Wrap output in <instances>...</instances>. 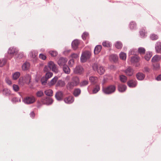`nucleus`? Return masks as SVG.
<instances>
[{
	"mask_svg": "<svg viewBox=\"0 0 161 161\" xmlns=\"http://www.w3.org/2000/svg\"><path fill=\"white\" fill-rule=\"evenodd\" d=\"M51 70L50 68L49 67V66L46 65L45 66L43 70L45 72H49V71Z\"/></svg>",
	"mask_w": 161,
	"mask_h": 161,
	"instance_id": "53",
	"label": "nucleus"
},
{
	"mask_svg": "<svg viewBox=\"0 0 161 161\" xmlns=\"http://www.w3.org/2000/svg\"><path fill=\"white\" fill-rule=\"evenodd\" d=\"M156 80L158 81L161 80V74L159 75L157 77Z\"/></svg>",
	"mask_w": 161,
	"mask_h": 161,
	"instance_id": "62",
	"label": "nucleus"
},
{
	"mask_svg": "<svg viewBox=\"0 0 161 161\" xmlns=\"http://www.w3.org/2000/svg\"><path fill=\"white\" fill-rule=\"evenodd\" d=\"M155 49L156 52L159 53L161 52V42H157L155 44Z\"/></svg>",
	"mask_w": 161,
	"mask_h": 161,
	"instance_id": "12",
	"label": "nucleus"
},
{
	"mask_svg": "<svg viewBox=\"0 0 161 161\" xmlns=\"http://www.w3.org/2000/svg\"><path fill=\"white\" fill-rule=\"evenodd\" d=\"M115 46L118 49H121L122 46V43L119 42H117L115 44Z\"/></svg>",
	"mask_w": 161,
	"mask_h": 161,
	"instance_id": "45",
	"label": "nucleus"
},
{
	"mask_svg": "<svg viewBox=\"0 0 161 161\" xmlns=\"http://www.w3.org/2000/svg\"><path fill=\"white\" fill-rule=\"evenodd\" d=\"M119 57L121 59L125 60H126V53L124 52H121L119 54Z\"/></svg>",
	"mask_w": 161,
	"mask_h": 161,
	"instance_id": "26",
	"label": "nucleus"
},
{
	"mask_svg": "<svg viewBox=\"0 0 161 161\" xmlns=\"http://www.w3.org/2000/svg\"><path fill=\"white\" fill-rule=\"evenodd\" d=\"M75 86H76L71 81L68 82L66 85L67 88L69 90L72 89Z\"/></svg>",
	"mask_w": 161,
	"mask_h": 161,
	"instance_id": "23",
	"label": "nucleus"
},
{
	"mask_svg": "<svg viewBox=\"0 0 161 161\" xmlns=\"http://www.w3.org/2000/svg\"><path fill=\"white\" fill-rule=\"evenodd\" d=\"M120 79L121 81L123 82H126L127 80L126 77L124 75H120Z\"/></svg>",
	"mask_w": 161,
	"mask_h": 161,
	"instance_id": "43",
	"label": "nucleus"
},
{
	"mask_svg": "<svg viewBox=\"0 0 161 161\" xmlns=\"http://www.w3.org/2000/svg\"><path fill=\"white\" fill-rule=\"evenodd\" d=\"M129 26L131 29H134L136 28V25L135 22H131L130 23Z\"/></svg>",
	"mask_w": 161,
	"mask_h": 161,
	"instance_id": "41",
	"label": "nucleus"
},
{
	"mask_svg": "<svg viewBox=\"0 0 161 161\" xmlns=\"http://www.w3.org/2000/svg\"><path fill=\"white\" fill-rule=\"evenodd\" d=\"M5 81L9 85H11L12 84L11 81L8 78H6Z\"/></svg>",
	"mask_w": 161,
	"mask_h": 161,
	"instance_id": "57",
	"label": "nucleus"
},
{
	"mask_svg": "<svg viewBox=\"0 0 161 161\" xmlns=\"http://www.w3.org/2000/svg\"><path fill=\"white\" fill-rule=\"evenodd\" d=\"M67 61V59L66 58L61 57L58 61V64L59 66H65Z\"/></svg>",
	"mask_w": 161,
	"mask_h": 161,
	"instance_id": "6",
	"label": "nucleus"
},
{
	"mask_svg": "<svg viewBox=\"0 0 161 161\" xmlns=\"http://www.w3.org/2000/svg\"><path fill=\"white\" fill-rule=\"evenodd\" d=\"M83 69L81 66H77L74 69V72L75 74H80L81 73Z\"/></svg>",
	"mask_w": 161,
	"mask_h": 161,
	"instance_id": "16",
	"label": "nucleus"
},
{
	"mask_svg": "<svg viewBox=\"0 0 161 161\" xmlns=\"http://www.w3.org/2000/svg\"><path fill=\"white\" fill-rule=\"evenodd\" d=\"M150 38L153 40H156L158 39V36L156 35L153 34L151 35Z\"/></svg>",
	"mask_w": 161,
	"mask_h": 161,
	"instance_id": "49",
	"label": "nucleus"
},
{
	"mask_svg": "<svg viewBox=\"0 0 161 161\" xmlns=\"http://www.w3.org/2000/svg\"><path fill=\"white\" fill-rule=\"evenodd\" d=\"M35 98L33 96L27 97L25 98L23 101L27 104H30L34 103L35 101Z\"/></svg>",
	"mask_w": 161,
	"mask_h": 161,
	"instance_id": "4",
	"label": "nucleus"
},
{
	"mask_svg": "<svg viewBox=\"0 0 161 161\" xmlns=\"http://www.w3.org/2000/svg\"><path fill=\"white\" fill-rule=\"evenodd\" d=\"M12 101L13 103L20 102V99L18 97H14L12 99Z\"/></svg>",
	"mask_w": 161,
	"mask_h": 161,
	"instance_id": "51",
	"label": "nucleus"
},
{
	"mask_svg": "<svg viewBox=\"0 0 161 161\" xmlns=\"http://www.w3.org/2000/svg\"><path fill=\"white\" fill-rule=\"evenodd\" d=\"M39 57L40 59L43 60H45L46 58V56L42 53H41L39 54Z\"/></svg>",
	"mask_w": 161,
	"mask_h": 161,
	"instance_id": "52",
	"label": "nucleus"
},
{
	"mask_svg": "<svg viewBox=\"0 0 161 161\" xmlns=\"http://www.w3.org/2000/svg\"><path fill=\"white\" fill-rule=\"evenodd\" d=\"M139 58L136 56H133L131 57L130 61L132 63H136L139 61Z\"/></svg>",
	"mask_w": 161,
	"mask_h": 161,
	"instance_id": "33",
	"label": "nucleus"
},
{
	"mask_svg": "<svg viewBox=\"0 0 161 161\" xmlns=\"http://www.w3.org/2000/svg\"><path fill=\"white\" fill-rule=\"evenodd\" d=\"M102 44L103 46L108 47H109L111 46V44L108 41L103 42Z\"/></svg>",
	"mask_w": 161,
	"mask_h": 161,
	"instance_id": "48",
	"label": "nucleus"
},
{
	"mask_svg": "<svg viewBox=\"0 0 161 161\" xmlns=\"http://www.w3.org/2000/svg\"><path fill=\"white\" fill-rule=\"evenodd\" d=\"M58 80V77L57 76H55L52 80H51L50 83L49 85L52 86L54 85Z\"/></svg>",
	"mask_w": 161,
	"mask_h": 161,
	"instance_id": "28",
	"label": "nucleus"
},
{
	"mask_svg": "<svg viewBox=\"0 0 161 161\" xmlns=\"http://www.w3.org/2000/svg\"><path fill=\"white\" fill-rule=\"evenodd\" d=\"M88 84V81L87 80H84L80 83V86L83 87L86 86Z\"/></svg>",
	"mask_w": 161,
	"mask_h": 161,
	"instance_id": "37",
	"label": "nucleus"
},
{
	"mask_svg": "<svg viewBox=\"0 0 161 161\" xmlns=\"http://www.w3.org/2000/svg\"><path fill=\"white\" fill-rule=\"evenodd\" d=\"M102 49V46L100 45H97L95 47L94 52L95 54H98Z\"/></svg>",
	"mask_w": 161,
	"mask_h": 161,
	"instance_id": "22",
	"label": "nucleus"
},
{
	"mask_svg": "<svg viewBox=\"0 0 161 161\" xmlns=\"http://www.w3.org/2000/svg\"><path fill=\"white\" fill-rule=\"evenodd\" d=\"M18 52V50L15 48L13 47H10L8 50V53L11 55L16 54Z\"/></svg>",
	"mask_w": 161,
	"mask_h": 161,
	"instance_id": "11",
	"label": "nucleus"
},
{
	"mask_svg": "<svg viewBox=\"0 0 161 161\" xmlns=\"http://www.w3.org/2000/svg\"><path fill=\"white\" fill-rule=\"evenodd\" d=\"M48 65L49 66L50 69L56 73L58 72V68L56 66V65L53 62L50 61L48 63Z\"/></svg>",
	"mask_w": 161,
	"mask_h": 161,
	"instance_id": "5",
	"label": "nucleus"
},
{
	"mask_svg": "<svg viewBox=\"0 0 161 161\" xmlns=\"http://www.w3.org/2000/svg\"><path fill=\"white\" fill-rule=\"evenodd\" d=\"M136 50L135 49H132L130 50V51L129 52V55H135V51Z\"/></svg>",
	"mask_w": 161,
	"mask_h": 161,
	"instance_id": "59",
	"label": "nucleus"
},
{
	"mask_svg": "<svg viewBox=\"0 0 161 161\" xmlns=\"http://www.w3.org/2000/svg\"><path fill=\"white\" fill-rule=\"evenodd\" d=\"M81 93V90L79 88L75 89L73 92V95L74 96L77 97L79 96Z\"/></svg>",
	"mask_w": 161,
	"mask_h": 161,
	"instance_id": "25",
	"label": "nucleus"
},
{
	"mask_svg": "<svg viewBox=\"0 0 161 161\" xmlns=\"http://www.w3.org/2000/svg\"><path fill=\"white\" fill-rule=\"evenodd\" d=\"M19 84L22 86H23L25 83V82L24 79L23 77H21L19 78Z\"/></svg>",
	"mask_w": 161,
	"mask_h": 161,
	"instance_id": "44",
	"label": "nucleus"
},
{
	"mask_svg": "<svg viewBox=\"0 0 161 161\" xmlns=\"http://www.w3.org/2000/svg\"><path fill=\"white\" fill-rule=\"evenodd\" d=\"M100 87L99 85H96L93 89L92 91L93 93H96L99 91V90H100Z\"/></svg>",
	"mask_w": 161,
	"mask_h": 161,
	"instance_id": "30",
	"label": "nucleus"
},
{
	"mask_svg": "<svg viewBox=\"0 0 161 161\" xmlns=\"http://www.w3.org/2000/svg\"><path fill=\"white\" fill-rule=\"evenodd\" d=\"M25 80V82L26 84H29L31 80V76L29 74H26L24 77Z\"/></svg>",
	"mask_w": 161,
	"mask_h": 161,
	"instance_id": "17",
	"label": "nucleus"
},
{
	"mask_svg": "<svg viewBox=\"0 0 161 161\" xmlns=\"http://www.w3.org/2000/svg\"><path fill=\"white\" fill-rule=\"evenodd\" d=\"M74 60L73 59H70L69 62L68 64L70 66L72 67L74 64Z\"/></svg>",
	"mask_w": 161,
	"mask_h": 161,
	"instance_id": "54",
	"label": "nucleus"
},
{
	"mask_svg": "<svg viewBox=\"0 0 161 161\" xmlns=\"http://www.w3.org/2000/svg\"><path fill=\"white\" fill-rule=\"evenodd\" d=\"M6 60L5 59H0V67H3L6 63Z\"/></svg>",
	"mask_w": 161,
	"mask_h": 161,
	"instance_id": "47",
	"label": "nucleus"
},
{
	"mask_svg": "<svg viewBox=\"0 0 161 161\" xmlns=\"http://www.w3.org/2000/svg\"><path fill=\"white\" fill-rule=\"evenodd\" d=\"M40 106H41V105H39V104H38V105H37V107L38 108H40Z\"/></svg>",
	"mask_w": 161,
	"mask_h": 161,
	"instance_id": "64",
	"label": "nucleus"
},
{
	"mask_svg": "<svg viewBox=\"0 0 161 161\" xmlns=\"http://www.w3.org/2000/svg\"><path fill=\"white\" fill-rule=\"evenodd\" d=\"M161 59V55H156L152 58L151 61L152 62L156 63L159 61Z\"/></svg>",
	"mask_w": 161,
	"mask_h": 161,
	"instance_id": "13",
	"label": "nucleus"
},
{
	"mask_svg": "<svg viewBox=\"0 0 161 161\" xmlns=\"http://www.w3.org/2000/svg\"><path fill=\"white\" fill-rule=\"evenodd\" d=\"M91 56V53L89 51H86L83 53L80 57L81 62L82 63L85 62L89 59Z\"/></svg>",
	"mask_w": 161,
	"mask_h": 161,
	"instance_id": "3",
	"label": "nucleus"
},
{
	"mask_svg": "<svg viewBox=\"0 0 161 161\" xmlns=\"http://www.w3.org/2000/svg\"><path fill=\"white\" fill-rule=\"evenodd\" d=\"M65 85V83L64 81L61 80H58L56 85L57 86L61 87H63Z\"/></svg>",
	"mask_w": 161,
	"mask_h": 161,
	"instance_id": "32",
	"label": "nucleus"
},
{
	"mask_svg": "<svg viewBox=\"0 0 161 161\" xmlns=\"http://www.w3.org/2000/svg\"><path fill=\"white\" fill-rule=\"evenodd\" d=\"M33 52H31L30 53V55L31 56H32V57L34 58H36V56L37 55V54L36 53H35V54H34V55H33Z\"/></svg>",
	"mask_w": 161,
	"mask_h": 161,
	"instance_id": "60",
	"label": "nucleus"
},
{
	"mask_svg": "<svg viewBox=\"0 0 161 161\" xmlns=\"http://www.w3.org/2000/svg\"><path fill=\"white\" fill-rule=\"evenodd\" d=\"M97 78L96 77L91 76L89 78L90 81L93 83H96L97 81Z\"/></svg>",
	"mask_w": 161,
	"mask_h": 161,
	"instance_id": "39",
	"label": "nucleus"
},
{
	"mask_svg": "<svg viewBox=\"0 0 161 161\" xmlns=\"http://www.w3.org/2000/svg\"><path fill=\"white\" fill-rule=\"evenodd\" d=\"M125 73L127 75L131 76L133 74V70L130 67H129L125 70Z\"/></svg>",
	"mask_w": 161,
	"mask_h": 161,
	"instance_id": "19",
	"label": "nucleus"
},
{
	"mask_svg": "<svg viewBox=\"0 0 161 161\" xmlns=\"http://www.w3.org/2000/svg\"><path fill=\"white\" fill-rule=\"evenodd\" d=\"M71 57L73 58H77L79 57V55L76 53H73L71 55Z\"/></svg>",
	"mask_w": 161,
	"mask_h": 161,
	"instance_id": "58",
	"label": "nucleus"
},
{
	"mask_svg": "<svg viewBox=\"0 0 161 161\" xmlns=\"http://www.w3.org/2000/svg\"><path fill=\"white\" fill-rule=\"evenodd\" d=\"M44 93L46 95L48 96H52L53 95V91L51 89L45 90Z\"/></svg>",
	"mask_w": 161,
	"mask_h": 161,
	"instance_id": "29",
	"label": "nucleus"
},
{
	"mask_svg": "<svg viewBox=\"0 0 161 161\" xmlns=\"http://www.w3.org/2000/svg\"><path fill=\"white\" fill-rule=\"evenodd\" d=\"M45 99L47 101L46 102H45L44 101L43 98L41 99V102L43 104H46L48 105H49L51 104L53 102V100L51 98H46Z\"/></svg>",
	"mask_w": 161,
	"mask_h": 161,
	"instance_id": "21",
	"label": "nucleus"
},
{
	"mask_svg": "<svg viewBox=\"0 0 161 161\" xmlns=\"http://www.w3.org/2000/svg\"><path fill=\"white\" fill-rule=\"evenodd\" d=\"M88 33L87 32H84L82 35V38L84 40L86 39V37L88 36Z\"/></svg>",
	"mask_w": 161,
	"mask_h": 161,
	"instance_id": "50",
	"label": "nucleus"
},
{
	"mask_svg": "<svg viewBox=\"0 0 161 161\" xmlns=\"http://www.w3.org/2000/svg\"><path fill=\"white\" fill-rule=\"evenodd\" d=\"M126 89V86L125 85L119 84L118 86V89L119 92H125Z\"/></svg>",
	"mask_w": 161,
	"mask_h": 161,
	"instance_id": "20",
	"label": "nucleus"
},
{
	"mask_svg": "<svg viewBox=\"0 0 161 161\" xmlns=\"http://www.w3.org/2000/svg\"><path fill=\"white\" fill-rule=\"evenodd\" d=\"M74 98L72 96H69L65 97L64 99L65 103L67 104L72 103L74 101Z\"/></svg>",
	"mask_w": 161,
	"mask_h": 161,
	"instance_id": "8",
	"label": "nucleus"
},
{
	"mask_svg": "<svg viewBox=\"0 0 161 161\" xmlns=\"http://www.w3.org/2000/svg\"><path fill=\"white\" fill-rule=\"evenodd\" d=\"M71 81L76 86L80 83V80L77 76H74L71 79Z\"/></svg>",
	"mask_w": 161,
	"mask_h": 161,
	"instance_id": "14",
	"label": "nucleus"
},
{
	"mask_svg": "<svg viewBox=\"0 0 161 161\" xmlns=\"http://www.w3.org/2000/svg\"><path fill=\"white\" fill-rule=\"evenodd\" d=\"M63 70L66 74H69L70 73V69L69 67L67 65L63 66Z\"/></svg>",
	"mask_w": 161,
	"mask_h": 161,
	"instance_id": "27",
	"label": "nucleus"
},
{
	"mask_svg": "<svg viewBox=\"0 0 161 161\" xmlns=\"http://www.w3.org/2000/svg\"><path fill=\"white\" fill-rule=\"evenodd\" d=\"M152 56V55L151 53L147 52L145 56V58L147 61H148L150 60Z\"/></svg>",
	"mask_w": 161,
	"mask_h": 161,
	"instance_id": "36",
	"label": "nucleus"
},
{
	"mask_svg": "<svg viewBox=\"0 0 161 161\" xmlns=\"http://www.w3.org/2000/svg\"><path fill=\"white\" fill-rule=\"evenodd\" d=\"M30 115L31 117L32 118H33L34 117L35 114L33 112H31L30 114Z\"/></svg>",
	"mask_w": 161,
	"mask_h": 161,
	"instance_id": "63",
	"label": "nucleus"
},
{
	"mask_svg": "<svg viewBox=\"0 0 161 161\" xmlns=\"http://www.w3.org/2000/svg\"><path fill=\"white\" fill-rule=\"evenodd\" d=\"M53 74L51 72H47L46 73L45 75L46 80H45L43 81V79H41V82L42 84L45 85L47 82V80L53 76Z\"/></svg>",
	"mask_w": 161,
	"mask_h": 161,
	"instance_id": "7",
	"label": "nucleus"
},
{
	"mask_svg": "<svg viewBox=\"0 0 161 161\" xmlns=\"http://www.w3.org/2000/svg\"><path fill=\"white\" fill-rule=\"evenodd\" d=\"M116 86L114 85H110L106 87H103V92L106 94L109 95L114 93L116 90Z\"/></svg>",
	"mask_w": 161,
	"mask_h": 161,
	"instance_id": "1",
	"label": "nucleus"
},
{
	"mask_svg": "<svg viewBox=\"0 0 161 161\" xmlns=\"http://www.w3.org/2000/svg\"><path fill=\"white\" fill-rule=\"evenodd\" d=\"M153 69L154 70H158L160 68V64L158 63L153 64Z\"/></svg>",
	"mask_w": 161,
	"mask_h": 161,
	"instance_id": "40",
	"label": "nucleus"
},
{
	"mask_svg": "<svg viewBox=\"0 0 161 161\" xmlns=\"http://www.w3.org/2000/svg\"><path fill=\"white\" fill-rule=\"evenodd\" d=\"M49 53L52 57H55L57 56L58 54V53L55 51H50L49 52Z\"/></svg>",
	"mask_w": 161,
	"mask_h": 161,
	"instance_id": "42",
	"label": "nucleus"
},
{
	"mask_svg": "<svg viewBox=\"0 0 161 161\" xmlns=\"http://www.w3.org/2000/svg\"><path fill=\"white\" fill-rule=\"evenodd\" d=\"M30 66V64L28 62L25 63L22 65V69L23 70H28Z\"/></svg>",
	"mask_w": 161,
	"mask_h": 161,
	"instance_id": "24",
	"label": "nucleus"
},
{
	"mask_svg": "<svg viewBox=\"0 0 161 161\" xmlns=\"http://www.w3.org/2000/svg\"><path fill=\"white\" fill-rule=\"evenodd\" d=\"M3 94L6 96H8L10 94V91L6 88H5L3 91Z\"/></svg>",
	"mask_w": 161,
	"mask_h": 161,
	"instance_id": "31",
	"label": "nucleus"
},
{
	"mask_svg": "<svg viewBox=\"0 0 161 161\" xmlns=\"http://www.w3.org/2000/svg\"><path fill=\"white\" fill-rule=\"evenodd\" d=\"M137 79L139 80H142L144 79L145 75L143 73L139 72L137 73L136 75Z\"/></svg>",
	"mask_w": 161,
	"mask_h": 161,
	"instance_id": "18",
	"label": "nucleus"
},
{
	"mask_svg": "<svg viewBox=\"0 0 161 161\" xmlns=\"http://www.w3.org/2000/svg\"><path fill=\"white\" fill-rule=\"evenodd\" d=\"M140 35L142 37H144L145 36V33L144 30H142L140 31Z\"/></svg>",
	"mask_w": 161,
	"mask_h": 161,
	"instance_id": "55",
	"label": "nucleus"
},
{
	"mask_svg": "<svg viewBox=\"0 0 161 161\" xmlns=\"http://www.w3.org/2000/svg\"><path fill=\"white\" fill-rule=\"evenodd\" d=\"M63 97V93L61 91H59L56 93L55 95V97L58 101L61 100Z\"/></svg>",
	"mask_w": 161,
	"mask_h": 161,
	"instance_id": "10",
	"label": "nucleus"
},
{
	"mask_svg": "<svg viewBox=\"0 0 161 161\" xmlns=\"http://www.w3.org/2000/svg\"><path fill=\"white\" fill-rule=\"evenodd\" d=\"M20 75V73L19 72H17L14 73L12 75L13 78L14 80H17Z\"/></svg>",
	"mask_w": 161,
	"mask_h": 161,
	"instance_id": "34",
	"label": "nucleus"
},
{
	"mask_svg": "<svg viewBox=\"0 0 161 161\" xmlns=\"http://www.w3.org/2000/svg\"><path fill=\"white\" fill-rule=\"evenodd\" d=\"M13 89L16 92H17L19 90V87L18 86L16 85H13Z\"/></svg>",
	"mask_w": 161,
	"mask_h": 161,
	"instance_id": "56",
	"label": "nucleus"
},
{
	"mask_svg": "<svg viewBox=\"0 0 161 161\" xmlns=\"http://www.w3.org/2000/svg\"><path fill=\"white\" fill-rule=\"evenodd\" d=\"M92 68L94 70H97L98 73L100 75L103 74L105 71V69L103 67L100 65H98L96 64H93Z\"/></svg>",
	"mask_w": 161,
	"mask_h": 161,
	"instance_id": "2",
	"label": "nucleus"
},
{
	"mask_svg": "<svg viewBox=\"0 0 161 161\" xmlns=\"http://www.w3.org/2000/svg\"><path fill=\"white\" fill-rule=\"evenodd\" d=\"M145 49L144 48L140 47L138 49V52L141 54H144L145 53Z\"/></svg>",
	"mask_w": 161,
	"mask_h": 161,
	"instance_id": "38",
	"label": "nucleus"
},
{
	"mask_svg": "<svg viewBox=\"0 0 161 161\" xmlns=\"http://www.w3.org/2000/svg\"><path fill=\"white\" fill-rule=\"evenodd\" d=\"M150 70V69L149 68L146 67L144 68V71L146 72H149Z\"/></svg>",
	"mask_w": 161,
	"mask_h": 161,
	"instance_id": "61",
	"label": "nucleus"
},
{
	"mask_svg": "<svg viewBox=\"0 0 161 161\" xmlns=\"http://www.w3.org/2000/svg\"><path fill=\"white\" fill-rule=\"evenodd\" d=\"M110 58L112 59L114 62H116L117 61L118 57L116 55L112 54L110 55Z\"/></svg>",
	"mask_w": 161,
	"mask_h": 161,
	"instance_id": "35",
	"label": "nucleus"
},
{
	"mask_svg": "<svg viewBox=\"0 0 161 161\" xmlns=\"http://www.w3.org/2000/svg\"><path fill=\"white\" fill-rule=\"evenodd\" d=\"M36 95L37 97H41L43 95L44 93L42 91H39L36 92Z\"/></svg>",
	"mask_w": 161,
	"mask_h": 161,
	"instance_id": "46",
	"label": "nucleus"
},
{
	"mask_svg": "<svg viewBox=\"0 0 161 161\" xmlns=\"http://www.w3.org/2000/svg\"><path fill=\"white\" fill-rule=\"evenodd\" d=\"M79 44V42L78 40H75L72 43L71 45L72 48L74 50L76 49Z\"/></svg>",
	"mask_w": 161,
	"mask_h": 161,
	"instance_id": "15",
	"label": "nucleus"
},
{
	"mask_svg": "<svg viewBox=\"0 0 161 161\" xmlns=\"http://www.w3.org/2000/svg\"><path fill=\"white\" fill-rule=\"evenodd\" d=\"M137 84V81L135 80H131L127 82L128 85L130 87H135Z\"/></svg>",
	"mask_w": 161,
	"mask_h": 161,
	"instance_id": "9",
	"label": "nucleus"
}]
</instances>
